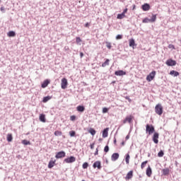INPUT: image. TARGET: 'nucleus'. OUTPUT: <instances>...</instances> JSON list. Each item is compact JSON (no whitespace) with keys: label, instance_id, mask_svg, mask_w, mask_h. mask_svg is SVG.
Returning a JSON list of instances; mask_svg holds the SVG:
<instances>
[{"label":"nucleus","instance_id":"1","mask_svg":"<svg viewBox=\"0 0 181 181\" xmlns=\"http://www.w3.org/2000/svg\"><path fill=\"white\" fill-rule=\"evenodd\" d=\"M155 112L158 115H162L163 114V107L160 103H158L155 107Z\"/></svg>","mask_w":181,"mask_h":181},{"label":"nucleus","instance_id":"2","mask_svg":"<svg viewBox=\"0 0 181 181\" xmlns=\"http://www.w3.org/2000/svg\"><path fill=\"white\" fill-rule=\"evenodd\" d=\"M146 132L148 135H152L155 132V127L152 124H146Z\"/></svg>","mask_w":181,"mask_h":181},{"label":"nucleus","instance_id":"3","mask_svg":"<svg viewBox=\"0 0 181 181\" xmlns=\"http://www.w3.org/2000/svg\"><path fill=\"white\" fill-rule=\"evenodd\" d=\"M156 76V71H153L146 76V79L147 80V81L151 82L152 81V80H153V78H155Z\"/></svg>","mask_w":181,"mask_h":181},{"label":"nucleus","instance_id":"4","mask_svg":"<svg viewBox=\"0 0 181 181\" xmlns=\"http://www.w3.org/2000/svg\"><path fill=\"white\" fill-rule=\"evenodd\" d=\"M69 84V83L67 82V79L66 78H63L62 79V82H61V87L63 90H66V88H67V85Z\"/></svg>","mask_w":181,"mask_h":181},{"label":"nucleus","instance_id":"5","mask_svg":"<svg viewBox=\"0 0 181 181\" xmlns=\"http://www.w3.org/2000/svg\"><path fill=\"white\" fill-rule=\"evenodd\" d=\"M64 162H65V163H73L74 162H76V157L71 156L69 158H66L64 160Z\"/></svg>","mask_w":181,"mask_h":181},{"label":"nucleus","instance_id":"6","mask_svg":"<svg viewBox=\"0 0 181 181\" xmlns=\"http://www.w3.org/2000/svg\"><path fill=\"white\" fill-rule=\"evenodd\" d=\"M132 119H134V116L129 115L125 117V119L123 120V124H127V122H129V124H131L132 122Z\"/></svg>","mask_w":181,"mask_h":181},{"label":"nucleus","instance_id":"7","mask_svg":"<svg viewBox=\"0 0 181 181\" xmlns=\"http://www.w3.org/2000/svg\"><path fill=\"white\" fill-rule=\"evenodd\" d=\"M66 156V153L64 151H59L57 153L55 158L56 159H62V158H64Z\"/></svg>","mask_w":181,"mask_h":181},{"label":"nucleus","instance_id":"8","mask_svg":"<svg viewBox=\"0 0 181 181\" xmlns=\"http://www.w3.org/2000/svg\"><path fill=\"white\" fill-rule=\"evenodd\" d=\"M132 177H134V170H130L127 173L125 177V180H131Z\"/></svg>","mask_w":181,"mask_h":181},{"label":"nucleus","instance_id":"9","mask_svg":"<svg viewBox=\"0 0 181 181\" xmlns=\"http://www.w3.org/2000/svg\"><path fill=\"white\" fill-rule=\"evenodd\" d=\"M159 133L155 132L153 136V141L154 144H159Z\"/></svg>","mask_w":181,"mask_h":181},{"label":"nucleus","instance_id":"10","mask_svg":"<svg viewBox=\"0 0 181 181\" xmlns=\"http://www.w3.org/2000/svg\"><path fill=\"white\" fill-rule=\"evenodd\" d=\"M93 168L94 169H98L99 170H101V161H95L93 165Z\"/></svg>","mask_w":181,"mask_h":181},{"label":"nucleus","instance_id":"11","mask_svg":"<svg viewBox=\"0 0 181 181\" xmlns=\"http://www.w3.org/2000/svg\"><path fill=\"white\" fill-rule=\"evenodd\" d=\"M165 64L167 66H176V61L170 59L166 61Z\"/></svg>","mask_w":181,"mask_h":181},{"label":"nucleus","instance_id":"12","mask_svg":"<svg viewBox=\"0 0 181 181\" xmlns=\"http://www.w3.org/2000/svg\"><path fill=\"white\" fill-rule=\"evenodd\" d=\"M49 84H50V81L49 79H46L42 83L41 87H42V88H46V87H47V86H49Z\"/></svg>","mask_w":181,"mask_h":181},{"label":"nucleus","instance_id":"13","mask_svg":"<svg viewBox=\"0 0 181 181\" xmlns=\"http://www.w3.org/2000/svg\"><path fill=\"white\" fill-rule=\"evenodd\" d=\"M119 158V154L118 153H114L112 156L111 159L113 162H115Z\"/></svg>","mask_w":181,"mask_h":181},{"label":"nucleus","instance_id":"14","mask_svg":"<svg viewBox=\"0 0 181 181\" xmlns=\"http://www.w3.org/2000/svg\"><path fill=\"white\" fill-rule=\"evenodd\" d=\"M141 8L143 11H146L151 9V6L148 4H144V5H142Z\"/></svg>","mask_w":181,"mask_h":181},{"label":"nucleus","instance_id":"15","mask_svg":"<svg viewBox=\"0 0 181 181\" xmlns=\"http://www.w3.org/2000/svg\"><path fill=\"white\" fill-rule=\"evenodd\" d=\"M115 76H125V74H127V72L122 71V70H119V71H116L115 72Z\"/></svg>","mask_w":181,"mask_h":181},{"label":"nucleus","instance_id":"16","mask_svg":"<svg viewBox=\"0 0 181 181\" xmlns=\"http://www.w3.org/2000/svg\"><path fill=\"white\" fill-rule=\"evenodd\" d=\"M146 175L148 177H151V176H152V168H151L150 166H148L146 170Z\"/></svg>","mask_w":181,"mask_h":181},{"label":"nucleus","instance_id":"17","mask_svg":"<svg viewBox=\"0 0 181 181\" xmlns=\"http://www.w3.org/2000/svg\"><path fill=\"white\" fill-rule=\"evenodd\" d=\"M54 165H56V160H49V162L48 163V168L52 169V168H53L54 166Z\"/></svg>","mask_w":181,"mask_h":181},{"label":"nucleus","instance_id":"18","mask_svg":"<svg viewBox=\"0 0 181 181\" xmlns=\"http://www.w3.org/2000/svg\"><path fill=\"white\" fill-rule=\"evenodd\" d=\"M129 45L130 46V47H132L133 49H134V46H136V45H135V40L130 39L129 40Z\"/></svg>","mask_w":181,"mask_h":181},{"label":"nucleus","instance_id":"19","mask_svg":"<svg viewBox=\"0 0 181 181\" xmlns=\"http://www.w3.org/2000/svg\"><path fill=\"white\" fill-rule=\"evenodd\" d=\"M7 36L8 37H15L16 36V33L14 31H9L7 33Z\"/></svg>","mask_w":181,"mask_h":181},{"label":"nucleus","instance_id":"20","mask_svg":"<svg viewBox=\"0 0 181 181\" xmlns=\"http://www.w3.org/2000/svg\"><path fill=\"white\" fill-rule=\"evenodd\" d=\"M162 172L164 176H167V175H169L170 170H169V168H164L162 170Z\"/></svg>","mask_w":181,"mask_h":181},{"label":"nucleus","instance_id":"21","mask_svg":"<svg viewBox=\"0 0 181 181\" xmlns=\"http://www.w3.org/2000/svg\"><path fill=\"white\" fill-rule=\"evenodd\" d=\"M77 111H78L79 112H83L84 110H86V107H84V106L82 105H78L76 107Z\"/></svg>","mask_w":181,"mask_h":181},{"label":"nucleus","instance_id":"22","mask_svg":"<svg viewBox=\"0 0 181 181\" xmlns=\"http://www.w3.org/2000/svg\"><path fill=\"white\" fill-rule=\"evenodd\" d=\"M107 136H108V128L105 129L103 132V137L107 138Z\"/></svg>","mask_w":181,"mask_h":181},{"label":"nucleus","instance_id":"23","mask_svg":"<svg viewBox=\"0 0 181 181\" xmlns=\"http://www.w3.org/2000/svg\"><path fill=\"white\" fill-rule=\"evenodd\" d=\"M107 66H110V59H107L103 64L102 67H107Z\"/></svg>","mask_w":181,"mask_h":181},{"label":"nucleus","instance_id":"24","mask_svg":"<svg viewBox=\"0 0 181 181\" xmlns=\"http://www.w3.org/2000/svg\"><path fill=\"white\" fill-rule=\"evenodd\" d=\"M40 121H41V122H46V116L43 114H41L40 115Z\"/></svg>","mask_w":181,"mask_h":181},{"label":"nucleus","instance_id":"25","mask_svg":"<svg viewBox=\"0 0 181 181\" xmlns=\"http://www.w3.org/2000/svg\"><path fill=\"white\" fill-rule=\"evenodd\" d=\"M129 159H131V156H129V153L126 154L125 156V162L127 165H129Z\"/></svg>","mask_w":181,"mask_h":181},{"label":"nucleus","instance_id":"26","mask_svg":"<svg viewBox=\"0 0 181 181\" xmlns=\"http://www.w3.org/2000/svg\"><path fill=\"white\" fill-rule=\"evenodd\" d=\"M170 74L171 76H174V77H177V76H179V72L176 71H171L170 72Z\"/></svg>","mask_w":181,"mask_h":181},{"label":"nucleus","instance_id":"27","mask_svg":"<svg viewBox=\"0 0 181 181\" xmlns=\"http://www.w3.org/2000/svg\"><path fill=\"white\" fill-rule=\"evenodd\" d=\"M13 139V137L12 136V134H7V141H8V142H12Z\"/></svg>","mask_w":181,"mask_h":181},{"label":"nucleus","instance_id":"28","mask_svg":"<svg viewBox=\"0 0 181 181\" xmlns=\"http://www.w3.org/2000/svg\"><path fill=\"white\" fill-rule=\"evenodd\" d=\"M49 100H52V96L44 97L42 100V103H47Z\"/></svg>","mask_w":181,"mask_h":181},{"label":"nucleus","instance_id":"29","mask_svg":"<svg viewBox=\"0 0 181 181\" xmlns=\"http://www.w3.org/2000/svg\"><path fill=\"white\" fill-rule=\"evenodd\" d=\"M54 134L55 136H62V135L63 134V133L59 130L55 131Z\"/></svg>","mask_w":181,"mask_h":181},{"label":"nucleus","instance_id":"30","mask_svg":"<svg viewBox=\"0 0 181 181\" xmlns=\"http://www.w3.org/2000/svg\"><path fill=\"white\" fill-rule=\"evenodd\" d=\"M21 144H23V145H30V141L24 139L22 140Z\"/></svg>","mask_w":181,"mask_h":181},{"label":"nucleus","instance_id":"31","mask_svg":"<svg viewBox=\"0 0 181 181\" xmlns=\"http://www.w3.org/2000/svg\"><path fill=\"white\" fill-rule=\"evenodd\" d=\"M125 18V14L123 13L117 15V19H124Z\"/></svg>","mask_w":181,"mask_h":181},{"label":"nucleus","instance_id":"32","mask_svg":"<svg viewBox=\"0 0 181 181\" xmlns=\"http://www.w3.org/2000/svg\"><path fill=\"white\" fill-rule=\"evenodd\" d=\"M163 155H165V153L162 150L158 153V158H163Z\"/></svg>","mask_w":181,"mask_h":181},{"label":"nucleus","instance_id":"33","mask_svg":"<svg viewBox=\"0 0 181 181\" xmlns=\"http://www.w3.org/2000/svg\"><path fill=\"white\" fill-rule=\"evenodd\" d=\"M89 133H90L91 135L94 136V135H95L96 132H95V130L94 129L90 128V129H89Z\"/></svg>","mask_w":181,"mask_h":181},{"label":"nucleus","instance_id":"34","mask_svg":"<svg viewBox=\"0 0 181 181\" xmlns=\"http://www.w3.org/2000/svg\"><path fill=\"white\" fill-rule=\"evenodd\" d=\"M148 163V160L144 161L141 165V168L144 169L146 166V164Z\"/></svg>","mask_w":181,"mask_h":181},{"label":"nucleus","instance_id":"35","mask_svg":"<svg viewBox=\"0 0 181 181\" xmlns=\"http://www.w3.org/2000/svg\"><path fill=\"white\" fill-rule=\"evenodd\" d=\"M156 21V15H153L151 19H150V22H155Z\"/></svg>","mask_w":181,"mask_h":181},{"label":"nucleus","instance_id":"36","mask_svg":"<svg viewBox=\"0 0 181 181\" xmlns=\"http://www.w3.org/2000/svg\"><path fill=\"white\" fill-rule=\"evenodd\" d=\"M151 22V20L148 18H146L143 20V23H149Z\"/></svg>","mask_w":181,"mask_h":181},{"label":"nucleus","instance_id":"37","mask_svg":"<svg viewBox=\"0 0 181 181\" xmlns=\"http://www.w3.org/2000/svg\"><path fill=\"white\" fill-rule=\"evenodd\" d=\"M69 135H70V136H71V137L76 136V132H74V131H71V132H69Z\"/></svg>","mask_w":181,"mask_h":181},{"label":"nucleus","instance_id":"38","mask_svg":"<svg viewBox=\"0 0 181 181\" xmlns=\"http://www.w3.org/2000/svg\"><path fill=\"white\" fill-rule=\"evenodd\" d=\"M109 151H110V146H106L104 148V152H105V153H107V152H109Z\"/></svg>","mask_w":181,"mask_h":181},{"label":"nucleus","instance_id":"39","mask_svg":"<svg viewBox=\"0 0 181 181\" xmlns=\"http://www.w3.org/2000/svg\"><path fill=\"white\" fill-rule=\"evenodd\" d=\"M83 169H87L88 168V163H84L82 165Z\"/></svg>","mask_w":181,"mask_h":181},{"label":"nucleus","instance_id":"40","mask_svg":"<svg viewBox=\"0 0 181 181\" xmlns=\"http://www.w3.org/2000/svg\"><path fill=\"white\" fill-rule=\"evenodd\" d=\"M107 112H108V108H107V107H103V114H107Z\"/></svg>","mask_w":181,"mask_h":181},{"label":"nucleus","instance_id":"41","mask_svg":"<svg viewBox=\"0 0 181 181\" xmlns=\"http://www.w3.org/2000/svg\"><path fill=\"white\" fill-rule=\"evenodd\" d=\"M106 47H107V49H111L112 46H111V42H106Z\"/></svg>","mask_w":181,"mask_h":181},{"label":"nucleus","instance_id":"42","mask_svg":"<svg viewBox=\"0 0 181 181\" xmlns=\"http://www.w3.org/2000/svg\"><path fill=\"white\" fill-rule=\"evenodd\" d=\"M76 42L78 45V43H80L81 42V38H80L79 37H76Z\"/></svg>","mask_w":181,"mask_h":181},{"label":"nucleus","instance_id":"43","mask_svg":"<svg viewBox=\"0 0 181 181\" xmlns=\"http://www.w3.org/2000/svg\"><path fill=\"white\" fill-rule=\"evenodd\" d=\"M76 115H72L70 117V120L71 121H76Z\"/></svg>","mask_w":181,"mask_h":181},{"label":"nucleus","instance_id":"44","mask_svg":"<svg viewBox=\"0 0 181 181\" xmlns=\"http://www.w3.org/2000/svg\"><path fill=\"white\" fill-rule=\"evenodd\" d=\"M116 39H117V40H119L122 39V35H117L116 36Z\"/></svg>","mask_w":181,"mask_h":181},{"label":"nucleus","instance_id":"45","mask_svg":"<svg viewBox=\"0 0 181 181\" xmlns=\"http://www.w3.org/2000/svg\"><path fill=\"white\" fill-rule=\"evenodd\" d=\"M168 48H169V49H176V48L175 47V45H172V44H170V45H168Z\"/></svg>","mask_w":181,"mask_h":181},{"label":"nucleus","instance_id":"46","mask_svg":"<svg viewBox=\"0 0 181 181\" xmlns=\"http://www.w3.org/2000/svg\"><path fill=\"white\" fill-rule=\"evenodd\" d=\"M128 12V8H125L122 13L125 15Z\"/></svg>","mask_w":181,"mask_h":181},{"label":"nucleus","instance_id":"47","mask_svg":"<svg viewBox=\"0 0 181 181\" xmlns=\"http://www.w3.org/2000/svg\"><path fill=\"white\" fill-rule=\"evenodd\" d=\"M0 11H1V12H4V11H5V7L4 6L1 7Z\"/></svg>","mask_w":181,"mask_h":181},{"label":"nucleus","instance_id":"48","mask_svg":"<svg viewBox=\"0 0 181 181\" xmlns=\"http://www.w3.org/2000/svg\"><path fill=\"white\" fill-rule=\"evenodd\" d=\"M89 26H90V23H86L85 24V28H89Z\"/></svg>","mask_w":181,"mask_h":181},{"label":"nucleus","instance_id":"49","mask_svg":"<svg viewBox=\"0 0 181 181\" xmlns=\"http://www.w3.org/2000/svg\"><path fill=\"white\" fill-rule=\"evenodd\" d=\"M90 149H94V143L90 145Z\"/></svg>","mask_w":181,"mask_h":181},{"label":"nucleus","instance_id":"50","mask_svg":"<svg viewBox=\"0 0 181 181\" xmlns=\"http://www.w3.org/2000/svg\"><path fill=\"white\" fill-rule=\"evenodd\" d=\"M98 155V148H96V151L95 152V156Z\"/></svg>","mask_w":181,"mask_h":181},{"label":"nucleus","instance_id":"51","mask_svg":"<svg viewBox=\"0 0 181 181\" xmlns=\"http://www.w3.org/2000/svg\"><path fill=\"white\" fill-rule=\"evenodd\" d=\"M83 56H84V54H83V52H81V53H80V57H83Z\"/></svg>","mask_w":181,"mask_h":181},{"label":"nucleus","instance_id":"52","mask_svg":"<svg viewBox=\"0 0 181 181\" xmlns=\"http://www.w3.org/2000/svg\"><path fill=\"white\" fill-rule=\"evenodd\" d=\"M127 139H129V135H127V136H126V140L127 141Z\"/></svg>","mask_w":181,"mask_h":181},{"label":"nucleus","instance_id":"53","mask_svg":"<svg viewBox=\"0 0 181 181\" xmlns=\"http://www.w3.org/2000/svg\"><path fill=\"white\" fill-rule=\"evenodd\" d=\"M114 144H117V139L114 140Z\"/></svg>","mask_w":181,"mask_h":181},{"label":"nucleus","instance_id":"54","mask_svg":"<svg viewBox=\"0 0 181 181\" xmlns=\"http://www.w3.org/2000/svg\"><path fill=\"white\" fill-rule=\"evenodd\" d=\"M0 2H1V0H0Z\"/></svg>","mask_w":181,"mask_h":181}]
</instances>
